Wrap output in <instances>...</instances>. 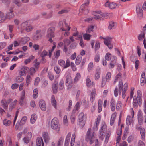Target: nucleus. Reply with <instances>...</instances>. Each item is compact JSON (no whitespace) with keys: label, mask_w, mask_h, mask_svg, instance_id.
I'll return each mask as SVG.
<instances>
[{"label":"nucleus","mask_w":146,"mask_h":146,"mask_svg":"<svg viewBox=\"0 0 146 146\" xmlns=\"http://www.w3.org/2000/svg\"><path fill=\"white\" fill-rule=\"evenodd\" d=\"M95 135L94 130H92L91 128H89L86 133L85 140L90 144H92L94 141Z\"/></svg>","instance_id":"obj_1"},{"label":"nucleus","mask_w":146,"mask_h":146,"mask_svg":"<svg viewBox=\"0 0 146 146\" xmlns=\"http://www.w3.org/2000/svg\"><path fill=\"white\" fill-rule=\"evenodd\" d=\"M51 127L52 129L59 133L60 129V125L59 124L58 119L56 118H54L51 122Z\"/></svg>","instance_id":"obj_2"},{"label":"nucleus","mask_w":146,"mask_h":146,"mask_svg":"<svg viewBox=\"0 0 146 146\" xmlns=\"http://www.w3.org/2000/svg\"><path fill=\"white\" fill-rule=\"evenodd\" d=\"M86 116L84 115L83 112L80 113L78 116V120L79 122V125L81 127H83L86 121Z\"/></svg>","instance_id":"obj_3"},{"label":"nucleus","mask_w":146,"mask_h":146,"mask_svg":"<svg viewBox=\"0 0 146 146\" xmlns=\"http://www.w3.org/2000/svg\"><path fill=\"white\" fill-rule=\"evenodd\" d=\"M111 15L110 13H103L100 11L96 12L94 14V15L95 16L94 18L96 19L100 20L103 19L102 17L107 18L108 15Z\"/></svg>","instance_id":"obj_4"},{"label":"nucleus","mask_w":146,"mask_h":146,"mask_svg":"<svg viewBox=\"0 0 146 146\" xmlns=\"http://www.w3.org/2000/svg\"><path fill=\"white\" fill-rule=\"evenodd\" d=\"M55 30V28L53 27H51L49 28L47 31V35L46 36L47 37H54L55 36L54 33Z\"/></svg>","instance_id":"obj_5"},{"label":"nucleus","mask_w":146,"mask_h":146,"mask_svg":"<svg viewBox=\"0 0 146 146\" xmlns=\"http://www.w3.org/2000/svg\"><path fill=\"white\" fill-rule=\"evenodd\" d=\"M27 119V117H26L24 116L23 117L20 122H18L16 123L15 127V129L17 130L19 126H22L24 125L26 123Z\"/></svg>","instance_id":"obj_6"},{"label":"nucleus","mask_w":146,"mask_h":146,"mask_svg":"<svg viewBox=\"0 0 146 146\" xmlns=\"http://www.w3.org/2000/svg\"><path fill=\"white\" fill-rule=\"evenodd\" d=\"M131 113L132 117L131 118L129 115L127 116L126 119V124L128 125H130L132 123L133 121L132 118H133L134 116V112L133 109L131 108Z\"/></svg>","instance_id":"obj_7"},{"label":"nucleus","mask_w":146,"mask_h":146,"mask_svg":"<svg viewBox=\"0 0 146 146\" xmlns=\"http://www.w3.org/2000/svg\"><path fill=\"white\" fill-rule=\"evenodd\" d=\"M111 38L110 37H108L104 41V43L106 45L109 49H111L113 48V45L111 44Z\"/></svg>","instance_id":"obj_8"},{"label":"nucleus","mask_w":146,"mask_h":146,"mask_svg":"<svg viewBox=\"0 0 146 146\" xmlns=\"http://www.w3.org/2000/svg\"><path fill=\"white\" fill-rule=\"evenodd\" d=\"M137 118L139 124L140 125H142L144 119L142 112L141 110H139L138 112Z\"/></svg>","instance_id":"obj_9"},{"label":"nucleus","mask_w":146,"mask_h":146,"mask_svg":"<svg viewBox=\"0 0 146 146\" xmlns=\"http://www.w3.org/2000/svg\"><path fill=\"white\" fill-rule=\"evenodd\" d=\"M141 101H139L138 98H137L136 96H134L133 101V105L134 108H137L138 105H141Z\"/></svg>","instance_id":"obj_10"},{"label":"nucleus","mask_w":146,"mask_h":146,"mask_svg":"<svg viewBox=\"0 0 146 146\" xmlns=\"http://www.w3.org/2000/svg\"><path fill=\"white\" fill-rule=\"evenodd\" d=\"M72 82V80L70 74H68L67 76L65 84L67 86H70Z\"/></svg>","instance_id":"obj_11"},{"label":"nucleus","mask_w":146,"mask_h":146,"mask_svg":"<svg viewBox=\"0 0 146 146\" xmlns=\"http://www.w3.org/2000/svg\"><path fill=\"white\" fill-rule=\"evenodd\" d=\"M40 32V30L36 31L33 37L34 40L36 41L41 38L42 35Z\"/></svg>","instance_id":"obj_12"},{"label":"nucleus","mask_w":146,"mask_h":146,"mask_svg":"<svg viewBox=\"0 0 146 146\" xmlns=\"http://www.w3.org/2000/svg\"><path fill=\"white\" fill-rule=\"evenodd\" d=\"M39 106L43 111H45L46 110V106L44 101L43 100H40L39 102Z\"/></svg>","instance_id":"obj_13"},{"label":"nucleus","mask_w":146,"mask_h":146,"mask_svg":"<svg viewBox=\"0 0 146 146\" xmlns=\"http://www.w3.org/2000/svg\"><path fill=\"white\" fill-rule=\"evenodd\" d=\"M65 24L66 28H64L62 27L63 25V22L62 21H60L59 22L58 25L60 27V29L62 31H66L67 30V29H68V30H69L70 29V27L67 25L65 22Z\"/></svg>","instance_id":"obj_14"},{"label":"nucleus","mask_w":146,"mask_h":146,"mask_svg":"<svg viewBox=\"0 0 146 146\" xmlns=\"http://www.w3.org/2000/svg\"><path fill=\"white\" fill-rule=\"evenodd\" d=\"M101 74V70L99 68H98L96 69L94 76V79L96 80H98L100 78Z\"/></svg>","instance_id":"obj_15"},{"label":"nucleus","mask_w":146,"mask_h":146,"mask_svg":"<svg viewBox=\"0 0 146 146\" xmlns=\"http://www.w3.org/2000/svg\"><path fill=\"white\" fill-rule=\"evenodd\" d=\"M101 119V115H99L96 119V121L95 122L94 126L93 127V129L94 130H97L98 129V126Z\"/></svg>","instance_id":"obj_16"},{"label":"nucleus","mask_w":146,"mask_h":146,"mask_svg":"<svg viewBox=\"0 0 146 146\" xmlns=\"http://www.w3.org/2000/svg\"><path fill=\"white\" fill-rule=\"evenodd\" d=\"M42 137L45 143H47L48 142L50 138L49 135L47 132H44L42 134Z\"/></svg>","instance_id":"obj_17"},{"label":"nucleus","mask_w":146,"mask_h":146,"mask_svg":"<svg viewBox=\"0 0 146 146\" xmlns=\"http://www.w3.org/2000/svg\"><path fill=\"white\" fill-rule=\"evenodd\" d=\"M116 115V112H114L112 114L110 120V124L111 125H113L115 120Z\"/></svg>","instance_id":"obj_18"},{"label":"nucleus","mask_w":146,"mask_h":146,"mask_svg":"<svg viewBox=\"0 0 146 146\" xmlns=\"http://www.w3.org/2000/svg\"><path fill=\"white\" fill-rule=\"evenodd\" d=\"M86 84L88 87L92 85H94L95 83L93 82H92L89 76H88L86 79Z\"/></svg>","instance_id":"obj_19"},{"label":"nucleus","mask_w":146,"mask_h":146,"mask_svg":"<svg viewBox=\"0 0 146 146\" xmlns=\"http://www.w3.org/2000/svg\"><path fill=\"white\" fill-rule=\"evenodd\" d=\"M37 146H44V142L42 138H38L36 141Z\"/></svg>","instance_id":"obj_20"},{"label":"nucleus","mask_w":146,"mask_h":146,"mask_svg":"<svg viewBox=\"0 0 146 146\" xmlns=\"http://www.w3.org/2000/svg\"><path fill=\"white\" fill-rule=\"evenodd\" d=\"M71 134L70 133H68L67 134L64 146H68L69 145V143L70 139Z\"/></svg>","instance_id":"obj_21"},{"label":"nucleus","mask_w":146,"mask_h":146,"mask_svg":"<svg viewBox=\"0 0 146 146\" xmlns=\"http://www.w3.org/2000/svg\"><path fill=\"white\" fill-rule=\"evenodd\" d=\"M30 40V38L28 37H25L21 39L20 41V44H25Z\"/></svg>","instance_id":"obj_22"},{"label":"nucleus","mask_w":146,"mask_h":146,"mask_svg":"<svg viewBox=\"0 0 146 146\" xmlns=\"http://www.w3.org/2000/svg\"><path fill=\"white\" fill-rule=\"evenodd\" d=\"M145 73L143 72L141 75L140 80L141 85L143 86L145 84Z\"/></svg>","instance_id":"obj_23"},{"label":"nucleus","mask_w":146,"mask_h":146,"mask_svg":"<svg viewBox=\"0 0 146 146\" xmlns=\"http://www.w3.org/2000/svg\"><path fill=\"white\" fill-rule=\"evenodd\" d=\"M96 91L95 89L92 90L90 94V101L93 102L95 99Z\"/></svg>","instance_id":"obj_24"},{"label":"nucleus","mask_w":146,"mask_h":146,"mask_svg":"<svg viewBox=\"0 0 146 146\" xmlns=\"http://www.w3.org/2000/svg\"><path fill=\"white\" fill-rule=\"evenodd\" d=\"M37 119L36 115L35 114H32L30 119V122L32 124H34Z\"/></svg>","instance_id":"obj_25"},{"label":"nucleus","mask_w":146,"mask_h":146,"mask_svg":"<svg viewBox=\"0 0 146 146\" xmlns=\"http://www.w3.org/2000/svg\"><path fill=\"white\" fill-rule=\"evenodd\" d=\"M51 103L54 107L56 109V102L54 96L52 95L51 97Z\"/></svg>","instance_id":"obj_26"},{"label":"nucleus","mask_w":146,"mask_h":146,"mask_svg":"<svg viewBox=\"0 0 146 146\" xmlns=\"http://www.w3.org/2000/svg\"><path fill=\"white\" fill-rule=\"evenodd\" d=\"M116 25L115 23L113 21H111L109 23V25L108 27V29L111 30L112 29H114Z\"/></svg>","instance_id":"obj_27"},{"label":"nucleus","mask_w":146,"mask_h":146,"mask_svg":"<svg viewBox=\"0 0 146 146\" xmlns=\"http://www.w3.org/2000/svg\"><path fill=\"white\" fill-rule=\"evenodd\" d=\"M26 85L27 86H28L30 84L32 80L31 78L29 75H27L26 77Z\"/></svg>","instance_id":"obj_28"},{"label":"nucleus","mask_w":146,"mask_h":146,"mask_svg":"<svg viewBox=\"0 0 146 146\" xmlns=\"http://www.w3.org/2000/svg\"><path fill=\"white\" fill-rule=\"evenodd\" d=\"M89 1L88 0H87L86 2H85L84 4H82L80 8V12H82L84 9V8L85 6H87L89 4Z\"/></svg>","instance_id":"obj_29"},{"label":"nucleus","mask_w":146,"mask_h":146,"mask_svg":"<svg viewBox=\"0 0 146 146\" xmlns=\"http://www.w3.org/2000/svg\"><path fill=\"white\" fill-rule=\"evenodd\" d=\"M92 35L87 33L84 34L83 35L84 38L86 40H90Z\"/></svg>","instance_id":"obj_30"},{"label":"nucleus","mask_w":146,"mask_h":146,"mask_svg":"<svg viewBox=\"0 0 146 146\" xmlns=\"http://www.w3.org/2000/svg\"><path fill=\"white\" fill-rule=\"evenodd\" d=\"M58 85L57 84H54L52 86V90L54 94H56L57 92Z\"/></svg>","instance_id":"obj_31"},{"label":"nucleus","mask_w":146,"mask_h":146,"mask_svg":"<svg viewBox=\"0 0 146 146\" xmlns=\"http://www.w3.org/2000/svg\"><path fill=\"white\" fill-rule=\"evenodd\" d=\"M137 97L139 101H141L142 93L139 90H138L137 91Z\"/></svg>","instance_id":"obj_32"},{"label":"nucleus","mask_w":146,"mask_h":146,"mask_svg":"<svg viewBox=\"0 0 146 146\" xmlns=\"http://www.w3.org/2000/svg\"><path fill=\"white\" fill-rule=\"evenodd\" d=\"M82 59V57L81 56H78L76 59L75 64L76 65H78L80 63Z\"/></svg>","instance_id":"obj_33"},{"label":"nucleus","mask_w":146,"mask_h":146,"mask_svg":"<svg viewBox=\"0 0 146 146\" xmlns=\"http://www.w3.org/2000/svg\"><path fill=\"white\" fill-rule=\"evenodd\" d=\"M111 133L110 132H108L106 134L105 137V140L104 142L105 144H106L108 142V140L109 139L110 137V136Z\"/></svg>","instance_id":"obj_34"},{"label":"nucleus","mask_w":146,"mask_h":146,"mask_svg":"<svg viewBox=\"0 0 146 146\" xmlns=\"http://www.w3.org/2000/svg\"><path fill=\"white\" fill-rule=\"evenodd\" d=\"M25 91L23 90L22 91L21 93V96L20 98V104H22L23 103V101L24 100L25 98Z\"/></svg>","instance_id":"obj_35"},{"label":"nucleus","mask_w":146,"mask_h":146,"mask_svg":"<svg viewBox=\"0 0 146 146\" xmlns=\"http://www.w3.org/2000/svg\"><path fill=\"white\" fill-rule=\"evenodd\" d=\"M122 74L119 72L115 76V79L114 82V84H115L119 80V79L121 77Z\"/></svg>","instance_id":"obj_36"},{"label":"nucleus","mask_w":146,"mask_h":146,"mask_svg":"<svg viewBox=\"0 0 146 146\" xmlns=\"http://www.w3.org/2000/svg\"><path fill=\"white\" fill-rule=\"evenodd\" d=\"M64 81L63 80H61L59 82V88L60 90H62L64 86Z\"/></svg>","instance_id":"obj_37"},{"label":"nucleus","mask_w":146,"mask_h":146,"mask_svg":"<svg viewBox=\"0 0 146 146\" xmlns=\"http://www.w3.org/2000/svg\"><path fill=\"white\" fill-rule=\"evenodd\" d=\"M136 12L137 13L143 12V10L141 9V5H137Z\"/></svg>","instance_id":"obj_38"},{"label":"nucleus","mask_w":146,"mask_h":146,"mask_svg":"<svg viewBox=\"0 0 146 146\" xmlns=\"http://www.w3.org/2000/svg\"><path fill=\"white\" fill-rule=\"evenodd\" d=\"M105 132H99V134L98 135L99 138L102 140H103L105 137Z\"/></svg>","instance_id":"obj_39"},{"label":"nucleus","mask_w":146,"mask_h":146,"mask_svg":"<svg viewBox=\"0 0 146 146\" xmlns=\"http://www.w3.org/2000/svg\"><path fill=\"white\" fill-rule=\"evenodd\" d=\"M40 80V78L37 77L34 80V85L36 86H37L39 84Z\"/></svg>","instance_id":"obj_40"},{"label":"nucleus","mask_w":146,"mask_h":146,"mask_svg":"<svg viewBox=\"0 0 146 146\" xmlns=\"http://www.w3.org/2000/svg\"><path fill=\"white\" fill-rule=\"evenodd\" d=\"M106 124H103L101 127L99 132H103L105 133L106 130Z\"/></svg>","instance_id":"obj_41"},{"label":"nucleus","mask_w":146,"mask_h":146,"mask_svg":"<svg viewBox=\"0 0 146 146\" xmlns=\"http://www.w3.org/2000/svg\"><path fill=\"white\" fill-rule=\"evenodd\" d=\"M94 27L92 26H90L88 27L87 29L86 30V33H90L93 31Z\"/></svg>","instance_id":"obj_42"},{"label":"nucleus","mask_w":146,"mask_h":146,"mask_svg":"<svg viewBox=\"0 0 146 146\" xmlns=\"http://www.w3.org/2000/svg\"><path fill=\"white\" fill-rule=\"evenodd\" d=\"M33 97L34 99H36L38 96V90L37 88L35 89L33 91Z\"/></svg>","instance_id":"obj_43"},{"label":"nucleus","mask_w":146,"mask_h":146,"mask_svg":"<svg viewBox=\"0 0 146 146\" xmlns=\"http://www.w3.org/2000/svg\"><path fill=\"white\" fill-rule=\"evenodd\" d=\"M76 116L74 113L72 112L71 115L70 120L71 123H74L75 119Z\"/></svg>","instance_id":"obj_44"},{"label":"nucleus","mask_w":146,"mask_h":146,"mask_svg":"<svg viewBox=\"0 0 146 146\" xmlns=\"http://www.w3.org/2000/svg\"><path fill=\"white\" fill-rule=\"evenodd\" d=\"M111 57V54L109 53H107L105 56V60L107 61H109Z\"/></svg>","instance_id":"obj_45"},{"label":"nucleus","mask_w":146,"mask_h":146,"mask_svg":"<svg viewBox=\"0 0 146 146\" xmlns=\"http://www.w3.org/2000/svg\"><path fill=\"white\" fill-rule=\"evenodd\" d=\"M111 77V74L110 72H108L107 73L105 78H106L108 82H109L110 79Z\"/></svg>","instance_id":"obj_46"},{"label":"nucleus","mask_w":146,"mask_h":146,"mask_svg":"<svg viewBox=\"0 0 146 146\" xmlns=\"http://www.w3.org/2000/svg\"><path fill=\"white\" fill-rule=\"evenodd\" d=\"M35 72V69L33 67L31 68L29 71V74L31 75L32 76L34 75Z\"/></svg>","instance_id":"obj_47"},{"label":"nucleus","mask_w":146,"mask_h":146,"mask_svg":"<svg viewBox=\"0 0 146 146\" xmlns=\"http://www.w3.org/2000/svg\"><path fill=\"white\" fill-rule=\"evenodd\" d=\"M145 35V33L144 32L141 33L138 36L139 40L141 41H142L143 39L144 38Z\"/></svg>","instance_id":"obj_48"},{"label":"nucleus","mask_w":146,"mask_h":146,"mask_svg":"<svg viewBox=\"0 0 146 146\" xmlns=\"http://www.w3.org/2000/svg\"><path fill=\"white\" fill-rule=\"evenodd\" d=\"M58 64L61 66L63 67L64 68L65 67V62L63 60H60L58 61Z\"/></svg>","instance_id":"obj_49"},{"label":"nucleus","mask_w":146,"mask_h":146,"mask_svg":"<svg viewBox=\"0 0 146 146\" xmlns=\"http://www.w3.org/2000/svg\"><path fill=\"white\" fill-rule=\"evenodd\" d=\"M34 58V57L33 56H31L30 57L25 60L24 63L25 64H27L28 63H29L31 61V60H33Z\"/></svg>","instance_id":"obj_50"},{"label":"nucleus","mask_w":146,"mask_h":146,"mask_svg":"<svg viewBox=\"0 0 146 146\" xmlns=\"http://www.w3.org/2000/svg\"><path fill=\"white\" fill-rule=\"evenodd\" d=\"M140 133L142 138H144L145 135V129L143 128H141L140 129Z\"/></svg>","instance_id":"obj_51"},{"label":"nucleus","mask_w":146,"mask_h":146,"mask_svg":"<svg viewBox=\"0 0 146 146\" xmlns=\"http://www.w3.org/2000/svg\"><path fill=\"white\" fill-rule=\"evenodd\" d=\"M81 77V75L80 73H78L76 74L75 77L74 78V81L75 82H77L79 79Z\"/></svg>","instance_id":"obj_52"},{"label":"nucleus","mask_w":146,"mask_h":146,"mask_svg":"<svg viewBox=\"0 0 146 146\" xmlns=\"http://www.w3.org/2000/svg\"><path fill=\"white\" fill-rule=\"evenodd\" d=\"M122 106V104L121 102L118 101L116 104V108L118 110Z\"/></svg>","instance_id":"obj_53"},{"label":"nucleus","mask_w":146,"mask_h":146,"mask_svg":"<svg viewBox=\"0 0 146 146\" xmlns=\"http://www.w3.org/2000/svg\"><path fill=\"white\" fill-rule=\"evenodd\" d=\"M100 58V55L98 52H97L96 55L94 60L96 62H98L99 61Z\"/></svg>","instance_id":"obj_54"},{"label":"nucleus","mask_w":146,"mask_h":146,"mask_svg":"<svg viewBox=\"0 0 146 146\" xmlns=\"http://www.w3.org/2000/svg\"><path fill=\"white\" fill-rule=\"evenodd\" d=\"M6 46V43L4 42H0V51L3 49Z\"/></svg>","instance_id":"obj_55"},{"label":"nucleus","mask_w":146,"mask_h":146,"mask_svg":"<svg viewBox=\"0 0 146 146\" xmlns=\"http://www.w3.org/2000/svg\"><path fill=\"white\" fill-rule=\"evenodd\" d=\"M64 139L61 138L59 140L57 144V146H62Z\"/></svg>","instance_id":"obj_56"},{"label":"nucleus","mask_w":146,"mask_h":146,"mask_svg":"<svg viewBox=\"0 0 146 146\" xmlns=\"http://www.w3.org/2000/svg\"><path fill=\"white\" fill-rule=\"evenodd\" d=\"M17 101V100H15L13 102H11L10 104V109L11 108V109H13L14 108L16 104V103Z\"/></svg>","instance_id":"obj_57"},{"label":"nucleus","mask_w":146,"mask_h":146,"mask_svg":"<svg viewBox=\"0 0 146 146\" xmlns=\"http://www.w3.org/2000/svg\"><path fill=\"white\" fill-rule=\"evenodd\" d=\"M28 25V23L27 22H24L21 24V28L23 29H24L26 28V27Z\"/></svg>","instance_id":"obj_58"},{"label":"nucleus","mask_w":146,"mask_h":146,"mask_svg":"<svg viewBox=\"0 0 146 146\" xmlns=\"http://www.w3.org/2000/svg\"><path fill=\"white\" fill-rule=\"evenodd\" d=\"M93 67V64L92 62H90L89 64L88 67V71L90 72L91 70Z\"/></svg>","instance_id":"obj_59"},{"label":"nucleus","mask_w":146,"mask_h":146,"mask_svg":"<svg viewBox=\"0 0 146 146\" xmlns=\"http://www.w3.org/2000/svg\"><path fill=\"white\" fill-rule=\"evenodd\" d=\"M3 124L6 126H8L9 125V120L5 119L3 121Z\"/></svg>","instance_id":"obj_60"},{"label":"nucleus","mask_w":146,"mask_h":146,"mask_svg":"<svg viewBox=\"0 0 146 146\" xmlns=\"http://www.w3.org/2000/svg\"><path fill=\"white\" fill-rule=\"evenodd\" d=\"M63 122L64 124L65 125H67L68 121L67 115H65L64 117L63 118Z\"/></svg>","instance_id":"obj_61"},{"label":"nucleus","mask_w":146,"mask_h":146,"mask_svg":"<svg viewBox=\"0 0 146 146\" xmlns=\"http://www.w3.org/2000/svg\"><path fill=\"white\" fill-rule=\"evenodd\" d=\"M80 107V103L78 102H77L74 106V109L76 110H78L79 109Z\"/></svg>","instance_id":"obj_62"},{"label":"nucleus","mask_w":146,"mask_h":146,"mask_svg":"<svg viewBox=\"0 0 146 146\" xmlns=\"http://www.w3.org/2000/svg\"><path fill=\"white\" fill-rule=\"evenodd\" d=\"M54 70L56 72L57 74H59L60 72V69L58 66H56L54 67Z\"/></svg>","instance_id":"obj_63"},{"label":"nucleus","mask_w":146,"mask_h":146,"mask_svg":"<svg viewBox=\"0 0 146 146\" xmlns=\"http://www.w3.org/2000/svg\"><path fill=\"white\" fill-rule=\"evenodd\" d=\"M24 78L21 76H18L16 78V80L18 82H21L23 80Z\"/></svg>","instance_id":"obj_64"}]
</instances>
